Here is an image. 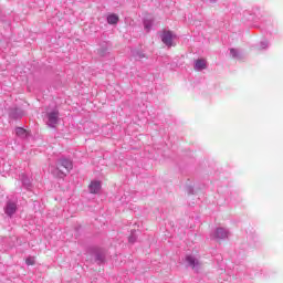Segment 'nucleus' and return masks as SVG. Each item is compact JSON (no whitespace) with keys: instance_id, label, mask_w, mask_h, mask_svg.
I'll return each mask as SVG.
<instances>
[{"instance_id":"4","label":"nucleus","mask_w":283,"mask_h":283,"mask_svg":"<svg viewBox=\"0 0 283 283\" xmlns=\"http://www.w3.org/2000/svg\"><path fill=\"white\" fill-rule=\"evenodd\" d=\"M213 235L216 240H227L229 231L224 228H217Z\"/></svg>"},{"instance_id":"7","label":"nucleus","mask_w":283,"mask_h":283,"mask_svg":"<svg viewBox=\"0 0 283 283\" xmlns=\"http://www.w3.org/2000/svg\"><path fill=\"white\" fill-rule=\"evenodd\" d=\"M57 164L60 167H64V169H66V171H72V168H73L72 160H70L67 158H60L57 160Z\"/></svg>"},{"instance_id":"9","label":"nucleus","mask_w":283,"mask_h":283,"mask_svg":"<svg viewBox=\"0 0 283 283\" xmlns=\"http://www.w3.org/2000/svg\"><path fill=\"white\" fill-rule=\"evenodd\" d=\"M88 189L91 193H98L101 191V181H92Z\"/></svg>"},{"instance_id":"11","label":"nucleus","mask_w":283,"mask_h":283,"mask_svg":"<svg viewBox=\"0 0 283 283\" xmlns=\"http://www.w3.org/2000/svg\"><path fill=\"white\" fill-rule=\"evenodd\" d=\"M107 23H109V25H116V23H118V15L116 13L107 15Z\"/></svg>"},{"instance_id":"8","label":"nucleus","mask_w":283,"mask_h":283,"mask_svg":"<svg viewBox=\"0 0 283 283\" xmlns=\"http://www.w3.org/2000/svg\"><path fill=\"white\" fill-rule=\"evenodd\" d=\"M195 70H196V72H202V70H207V60H205V59L196 60Z\"/></svg>"},{"instance_id":"21","label":"nucleus","mask_w":283,"mask_h":283,"mask_svg":"<svg viewBox=\"0 0 283 283\" xmlns=\"http://www.w3.org/2000/svg\"><path fill=\"white\" fill-rule=\"evenodd\" d=\"M56 171H59L60 178H63V176H65V174L63 171L59 170V166L56 167Z\"/></svg>"},{"instance_id":"22","label":"nucleus","mask_w":283,"mask_h":283,"mask_svg":"<svg viewBox=\"0 0 283 283\" xmlns=\"http://www.w3.org/2000/svg\"><path fill=\"white\" fill-rule=\"evenodd\" d=\"M188 193H193V188L192 187H188Z\"/></svg>"},{"instance_id":"1","label":"nucleus","mask_w":283,"mask_h":283,"mask_svg":"<svg viewBox=\"0 0 283 283\" xmlns=\"http://www.w3.org/2000/svg\"><path fill=\"white\" fill-rule=\"evenodd\" d=\"M185 261H186L187 266L192 269V271H196V273H198V271H200L201 263L196 256L188 254V255H186Z\"/></svg>"},{"instance_id":"16","label":"nucleus","mask_w":283,"mask_h":283,"mask_svg":"<svg viewBox=\"0 0 283 283\" xmlns=\"http://www.w3.org/2000/svg\"><path fill=\"white\" fill-rule=\"evenodd\" d=\"M230 54L232 59H240V51L238 49H230Z\"/></svg>"},{"instance_id":"12","label":"nucleus","mask_w":283,"mask_h":283,"mask_svg":"<svg viewBox=\"0 0 283 283\" xmlns=\"http://www.w3.org/2000/svg\"><path fill=\"white\" fill-rule=\"evenodd\" d=\"M21 181L25 189H30L32 187V181H30V179L23 174L21 175Z\"/></svg>"},{"instance_id":"18","label":"nucleus","mask_w":283,"mask_h":283,"mask_svg":"<svg viewBox=\"0 0 283 283\" xmlns=\"http://www.w3.org/2000/svg\"><path fill=\"white\" fill-rule=\"evenodd\" d=\"M269 48V42L268 41H262L261 43H260V49L261 50H266Z\"/></svg>"},{"instance_id":"10","label":"nucleus","mask_w":283,"mask_h":283,"mask_svg":"<svg viewBox=\"0 0 283 283\" xmlns=\"http://www.w3.org/2000/svg\"><path fill=\"white\" fill-rule=\"evenodd\" d=\"M95 262H97V264H103L105 262V252L97 251L95 253Z\"/></svg>"},{"instance_id":"2","label":"nucleus","mask_w":283,"mask_h":283,"mask_svg":"<svg viewBox=\"0 0 283 283\" xmlns=\"http://www.w3.org/2000/svg\"><path fill=\"white\" fill-rule=\"evenodd\" d=\"M163 44L167 48H172L174 45V39H176V35L171 31H164L160 35Z\"/></svg>"},{"instance_id":"20","label":"nucleus","mask_w":283,"mask_h":283,"mask_svg":"<svg viewBox=\"0 0 283 283\" xmlns=\"http://www.w3.org/2000/svg\"><path fill=\"white\" fill-rule=\"evenodd\" d=\"M98 54H99L101 56H105V55L107 54V49H101V50L98 51Z\"/></svg>"},{"instance_id":"5","label":"nucleus","mask_w":283,"mask_h":283,"mask_svg":"<svg viewBox=\"0 0 283 283\" xmlns=\"http://www.w3.org/2000/svg\"><path fill=\"white\" fill-rule=\"evenodd\" d=\"M23 109L21 108H10L9 111V117L12 118L13 120H19V118H23Z\"/></svg>"},{"instance_id":"14","label":"nucleus","mask_w":283,"mask_h":283,"mask_svg":"<svg viewBox=\"0 0 283 283\" xmlns=\"http://www.w3.org/2000/svg\"><path fill=\"white\" fill-rule=\"evenodd\" d=\"M132 54L136 61H140V59H145V53L142 51H132Z\"/></svg>"},{"instance_id":"13","label":"nucleus","mask_w":283,"mask_h":283,"mask_svg":"<svg viewBox=\"0 0 283 283\" xmlns=\"http://www.w3.org/2000/svg\"><path fill=\"white\" fill-rule=\"evenodd\" d=\"M15 134L20 138H27L28 137V130H25V128H22V127H17L15 128Z\"/></svg>"},{"instance_id":"17","label":"nucleus","mask_w":283,"mask_h":283,"mask_svg":"<svg viewBox=\"0 0 283 283\" xmlns=\"http://www.w3.org/2000/svg\"><path fill=\"white\" fill-rule=\"evenodd\" d=\"M144 28H145V30H147V32H149V30H151V21L145 20Z\"/></svg>"},{"instance_id":"19","label":"nucleus","mask_w":283,"mask_h":283,"mask_svg":"<svg viewBox=\"0 0 283 283\" xmlns=\"http://www.w3.org/2000/svg\"><path fill=\"white\" fill-rule=\"evenodd\" d=\"M25 264H27L28 266H33V264H34V259L28 258V259L25 260Z\"/></svg>"},{"instance_id":"23","label":"nucleus","mask_w":283,"mask_h":283,"mask_svg":"<svg viewBox=\"0 0 283 283\" xmlns=\"http://www.w3.org/2000/svg\"><path fill=\"white\" fill-rule=\"evenodd\" d=\"M217 0H210L211 3H216Z\"/></svg>"},{"instance_id":"6","label":"nucleus","mask_w":283,"mask_h":283,"mask_svg":"<svg viewBox=\"0 0 283 283\" xmlns=\"http://www.w3.org/2000/svg\"><path fill=\"white\" fill-rule=\"evenodd\" d=\"M59 123V113L57 111H53L48 113V125L49 127H54Z\"/></svg>"},{"instance_id":"3","label":"nucleus","mask_w":283,"mask_h":283,"mask_svg":"<svg viewBox=\"0 0 283 283\" xmlns=\"http://www.w3.org/2000/svg\"><path fill=\"white\" fill-rule=\"evenodd\" d=\"M4 213L12 218L17 213V203L13 201H8L4 208Z\"/></svg>"},{"instance_id":"15","label":"nucleus","mask_w":283,"mask_h":283,"mask_svg":"<svg viewBox=\"0 0 283 283\" xmlns=\"http://www.w3.org/2000/svg\"><path fill=\"white\" fill-rule=\"evenodd\" d=\"M137 239L138 237L136 235V230H132L130 235L128 237V242L130 244H134V242H136Z\"/></svg>"}]
</instances>
